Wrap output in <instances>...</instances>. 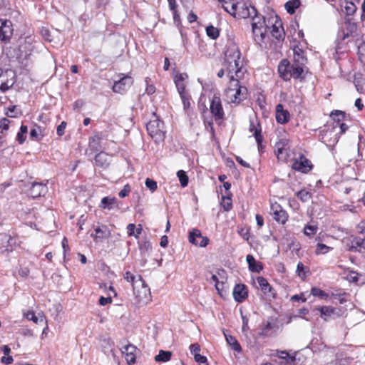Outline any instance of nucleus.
I'll use <instances>...</instances> for the list:
<instances>
[{
	"mask_svg": "<svg viewBox=\"0 0 365 365\" xmlns=\"http://www.w3.org/2000/svg\"><path fill=\"white\" fill-rule=\"evenodd\" d=\"M222 66L226 69L228 77H242L244 73L242 71L243 60L241 58V53L238 46L233 41L229 42L227 45Z\"/></svg>",
	"mask_w": 365,
	"mask_h": 365,
	"instance_id": "1",
	"label": "nucleus"
},
{
	"mask_svg": "<svg viewBox=\"0 0 365 365\" xmlns=\"http://www.w3.org/2000/svg\"><path fill=\"white\" fill-rule=\"evenodd\" d=\"M230 81L227 88L225 91L226 101L228 103H239L242 101L247 94L246 87L240 84V79L235 76L229 77Z\"/></svg>",
	"mask_w": 365,
	"mask_h": 365,
	"instance_id": "2",
	"label": "nucleus"
},
{
	"mask_svg": "<svg viewBox=\"0 0 365 365\" xmlns=\"http://www.w3.org/2000/svg\"><path fill=\"white\" fill-rule=\"evenodd\" d=\"M133 292L134 303L138 306L146 305L151 300L150 289L142 277L136 282Z\"/></svg>",
	"mask_w": 365,
	"mask_h": 365,
	"instance_id": "3",
	"label": "nucleus"
},
{
	"mask_svg": "<svg viewBox=\"0 0 365 365\" xmlns=\"http://www.w3.org/2000/svg\"><path fill=\"white\" fill-rule=\"evenodd\" d=\"M304 71L303 68L299 67L295 63H290L287 59L280 61L278 66V72L282 78L289 81L292 78H299Z\"/></svg>",
	"mask_w": 365,
	"mask_h": 365,
	"instance_id": "4",
	"label": "nucleus"
},
{
	"mask_svg": "<svg viewBox=\"0 0 365 365\" xmlns=\"http://www.w3.org/2000/svg\"><path fill=\"white\" fill-rule=\"evenodd\" d=\"M147 130L150 137L155 141H163L165 138L164 123L159 119L150 120L146 125Z\"/></svg>",
	"mask_w": 365,
	"mask_h": 365,
	"instance_id": "5",
	"label": "nucleus"
},
{
	"mask_svg": "<svg viewBox=\"0 0 365 365\" xmlns=\"http://www.w3.org/2000/svg\"><path fill=\"white\" fill-rule=\"evenodd\" d=\"M275 154L278 160L287 163L289 160L292 150L289 148V142L287 139H281L275 144Z\"/></svg>",
	"mask_w": 365,
	"mask_h": 365,
	"instance_id": "6",
	"label": "nucleus"
},
{
	"mask_svg": "<svg viewBox=\"0 0 365 365\" xmlns=\"http://www.w3.org/2000/svg\"><path fill=\"white\" fill-rule=\"evenodd\" d=\"M291 160L292 161L291 167L296 171L307 173L312 169L313 165L311 161L301 153L299 154L298 157Z\"/></svg>",
	"mask_w": 365,
	"mask_h": 365,
	"instance_id": "7",
	"label": "nucleus"
},
{
	"mask_svg": "<svg viewBox=\"0 0 365 365\" xmlns=\"http://www.w3.org/2000/svg\"><path fill=\"white\" fill-rule=\"evenodd\" d=\"M357 31V24L351 19H349L344 22V26L338 32V38L345 40L350 36L356 37L358 36Z\"/></svg>",
	"mask_w": 365,
	"mask_h": 365,
	"instance_id": "8",
	"label": "nucleus"
},
{
	"mask_svg": "<svg viewBox=\"0 0 365 365\" xmlns=\"http://www.w3.org/2000/svg\"><path fill=\"white\" fill-rule=\"evenodd\" d=\"M210 110L215 120H222L225 117V112L222 101L218 94H214L210 100Z\"/></svg>",
	"mask_w": 365,
	"mask_h": 365,
	"instance_id": "9",
	"label": "nucleus"
},
{
	"mask_svg": "<svg viewBox=\"0 0 365 365\" xmlns=\"http://www.w3.org/2000/svg\"><path fill=\"white\" fill-rule=\"evenodd\" d=\"M133 83V80L130 76H123L118 81H115L113 91L115 93H123L129 88Z\"/></svg>",
	"mask_w": 365,
	"mask_h": 365,
	"instance_id": "10",
	"label": "nucleus"
},
{
	"mask_svg": "<svg viewBox=\"0 0 365 365\" xmlns=\"http://www.w3.org/2000/svg\"><path fill=\"white\" fill-rule=\"evenodd\" d=\"M13 35L12 24L10 21L0 20V41L8 42Z\"/></svg>",
	"mask_w": 365,
	"mask_h": 365,
	"instance_id": "11",
	"label": "nucleus"
},
{
	"mask_svg": "<svg viewBox=\"0 0 365 365\" xmlns=\"http://www.w3.org/2000/svg\"><path fill=\"white\" fill-rule=\"evenodd\" d=\"M189 242L196 246L206 247L209 240L207 237H203L199 230L192 229L189 233Z\"/></svg>",
	"mask_w": 365,
	"mask_h": 365,
	"instance_id": "12",
	"label": "nucleus"
},
{
	"mask_svg": "<svg viewBox=\"0 0 365 365\" xmlns=\"http://www.w3.org/2000/svg\"><path fill=\"white\" fill-rule=\"evenodd\" d=\"M232 295L234 299L238 302L242 303L245 302L248 297V288L244 284H237L233 289Z\"/></svg>",
	"mask_w": 365,
	"mask_h": 365,
	"instance_id": "13",
	"label": "nucleus"
},
{
	"mask_svg": "<svg viewBox=\"0 0 365 365\" xmlns=\"http://www.w3.org/2000/svg\"><path fill=\"white\" fill-rule=\"evenodd\" d=\"M271 210L272 211L273 217L277 222L284 224L287 221L288 215L279 204L275 203L272 205Z\"/></svg>",
	"mask_w": 365,
	"mask_h": 365,
	"instance_id": "14",
	"label": "nucleus"
},
{
	"mask_svg": "<svg viewBox=\"0 0 365 365\" xmlns=\"http://www.w3.org/2000/svg\"><path fill=\"white\" fill-rule=\"evenodd\" d=\"M257 282L258 284V289H260L264 295L268 297H275V292L267 280L263 277H257Z\"/></svg>",
	"mask_w": 365,
	"mask_h": 365,
	"instance_id": "15",
	"label": "nucleus"
},
{
	"mask_svg": "<svg viewBox=\"0 0 365 365\" xmlns=\"http://www.w3.org/2000/svg\"><path fill=\"white\" fill-rule=\"evenodd\" d=\"M47 191L46 185L38 182H34L29 190V195L32 198H36L43 195Z\"/></svg>",
	"mask_w": 365,
	"mask_h": 365,
	"instance_id": "16",
	"label": "nucleus"
},
{
	"mask_svg": "<svg viewBox=\"0 0 365 365\" xmlns=\"http://www.w3.org/2000/svg\"><path fill=\"white\" fill-rule=\"evenodd\" d=\"M187 77L188 76L186 73H178L174 78V82L180 96L188 93L185 91L186 84L185 83V81Z\"/></svg>",
	"mask_w": 365,
	"mask_h": 365,
	"instance_id": "17",
	"label": "nucleus"
},
{
	"mask_svg": "<svg viewBox=\"0 0 365 365\" xmlns=\"http://www.w3.org/2000/svg\"><path fill=\"white\" fill-rule=\"evenodd\" d=\"M96 235H91L94 240H103L108 237L110 235V232L107 225L103 224H98L97 226L94 227Z\"/></svg>",
	"mask_w": 365,
	"mask_h": 365,
	"instance_id": "18",
	"label": "nucleus"
},
{
	"mask_svg": "<svg viewBox=\"0 0 365 365\" xmlns=\"http://www.w3.org/2000/svg\"><path fill=\"white\" fill-rule=\"evenodd\" d=\"M275 117L277 123L284 124L289 121L290 115L288 110L284 109L282 104H278L276 106Z\"/></svg>",
	"mask_w": 365,
	"mask_h": 365,
	"instance_id": "19",
	"label": "nucleus"
},
{
	"mask_svg": "<svg viewBox=\"0 0 365 365\" xmlns=\"http://www.w3.org/2000/svg\"><path fill=\"white\" fill-rule=\"evenodd\" d=\"M99 207L108 210L119 207V202L115 197H104L101 201Z\"/></svg>",
	"mask_w": 365,
	"mask_h": 365,
	"instance_id": "20",
	"label": "nucleus"
},
{
	"mask_svg": "<svg viewBox=\"0 0 365 365\" xmlns=\"http://www.w3.org/2000/svg\"><path fill=\"white\" fill-rule=\"evenodd\" d=\"M272 36L277 40H282L284 38V31L281 21L276 20L271 27Z\"/></svg>",
	"mask_w": 365,
	"mask_h": 365,
	"instance_id": "21",
	"label": "nucleus"
},
{
	"mask_svg": "<svg viewBox=\"0 0 365 365\" xmlns=\"http://www.w3.org/2000/svg\"><path fill=\"white\" fill-rule=\"evenodd\" d=\"M136 347L131 344H127L123 347L122 353L125 355V358L128 364H134L135 362Z\"/></svg>",
	"mask_w": 365,
	"mask_h": 365,
	"instance_id": "22",
	"label": "nucleus"
},
{
	"mask_svg": "<svg viewBox=\"0 0 365 365\" xmlns=\"http://www.w3.org/2000/svg\"><path fill=\"white\" fill-rule=\"evenodd\" d=\"M293 52H294L293 62L295 63L296 64H297V66H299V67L303 68V66L307 62V58L304 56V51L301 48L297 47V48H294Z\"/></svg>",
	"mask_w": 365,
	"mask_h": 365,
	"instance_id": "23",
	"label": "nucleus"
},
{
	"mask_svg": "<svg viewBox=\"0 0 365 365\" xmlns=\"http://www.w3.org/2000/svg\"><path fill=\"white\" fill-rule=\"evenodd\" d=\"M257 13V10L255 7L250 5H246L244 9H242L241 11L237 12V15L236 17L240 19H247V18H252L253 16L256 15Z\"/></svg>",
	"mask_w": 365,
	"mask_h": 365,
	"instance_id": "24",
	"label": "nucleus"
},
{
	"mask_svg": "<svg viewBox=\"0 0 365 365\" xmlns=\"http://www.w3.org/2000/svg\"><path fill=\"white\" fill-rule=\"evenodd\" d=\"M249 130L251 133H253L255 140H256L259 147H260L262 145L263 137L261 134V128L259 126V124H257V125H255V124L254 123L253 121H250Z\"/></svg>",
	"mask_w": 365,
	"mask_h": 365,
	"instance_id": "25",
	"label": "nucleus"
},
{
	"mask_svg": "<svg viewBox=\"0 0 365 365\" xmlns=\"http://www.w3.org/2000/svg\"><path fill=\"white\" fill-rule=\"evenodd\" d=\"M361 249L365 250V239L354 237L349 250L351 252H360Z\"/></svg>",
	"mask_w": 365,
	"mask_h": 365,
	"instance_id": "26",
	"label": "nucleus"
},
{
	"mask_svg": "<svg viewBox=\"0 0 365 365\" xmlns=\"http://www.w3.org/2000/svg\"><path fill=\"white\" fill-rule=\"evenodd\" d=\"M251 21L252 28L268 29L265 24L264 17L263 16L258 15L257 13L256 15L252 16Z\"/></svg>",
	"mask_w": 365,
	"mask_h": 365,
	"instance_id": "27",
	"label": "nucleus"
},
{
	"mask_svg": "<svg viewBox=\"0 0 365 365\" xmlns=\"http://www.w3.org/2000/svg\"><path fill=\"white\" fill-rule=\"evenodd\" d=\"M246 260L249 265V269L252 272H259L262 270L263 267L260 263H257L255 257L251 255H247Z\"/></svg>",
	"mask_w": 365,
	"mask_h": 365,
	"instance_id": "28",
	"label": "nucleus"
},
{
	"mask_svg": "<svg viewBox=\"0 0 365 365\" xmlns=\"http://www.w3.org/2000/svg\"><path fill=\"white\" fill-rule=\"evenodd\" d=\"M221 4V6L225 9V11L232 15V13L235 12V8L237 6V0H218Z\"/></svg>",
	"mask_w": 365,
	"mask_h": 365,
	"instance_id": "29",
	"label": "nucleus"
},
{
	"mask_svg": "<svg viewBox=\"0 0 365 365\" xmlns=\"http://www.w3.org/2000/svg\"><path fill=\"white\" fill-rule=\"evenodd\" d=\"M96 164L101 168H106L109 165L108 155L103 152L98 153L95 157Z\"/></svg>",
	"mask_w": 365,
	"mask_h": 365,
	"instance_id": "30",
	"label": "nucleus"
},
{
	"mask_svg": "<svg viewBox=\"0 0 365 365\" xmlns=\"http://www.w3.org/2000/svg\"><path fill=\"white\" fill-rule=\"evenodd\" d=\"M255 41L260 44L264 39L267 34V29L252 28Z\"/></svg>",
	"mask_w": 365,
	"mask_h": 365,
	"instance_id": "31",
	"label": "nucleus"
},
{
	"mask_svg": "<svg viewBox=\"0 0 365 365\" xmlns=\"http://www.w3.org/2000/svg\"><path fill=\"white\" fill-rule=\"evenodd\" d=\"M225 337L226 339V341L227 344L231 346V348L237 351L240 352L242 351V348L238 343L237 340L232 336L227 334L226 333H224Z\"/></svg>",
	"mask_w": 365,
	"mask_h": 365,
	"instance_id": "32",
	"label": "nucleus"
},
{
	"mask_svg": "<svg viewBox=\"0 0 365 365\" xmlns=\"http://www.w3.org/2000/svg\"><path fill=\"white\" fill-rule=\"evenodd\" d=\"M171 356V351L160 350L158 354L155 356V361L157 362H167L170 360Z\"/></svg>",
	"mask_w": 365,
	"mask_h": 365,
	"instance_id": "33",
	"label": "nucleus"
},
{
	"mask_svg": "<svg viewBox=\"0 0 365 365\" xmlns=\"http://www.w3.org/2000/svg\"><path fill=\"white\" fill-rule=\"evenodd\" d=\"M320 312L321 317H331L334 314L336 308L331 306L319 307L317 309Z\"/></svg>",
	"mask_w": 365,
	"mask_h": 365,
	"instance_id": "34",
	"label": "nucleus"
},
{
	"mask_svg": "<svg viewBox=\"0 0 365 365\" xmlns=\"http://www.w3.org/2000/svg\"><path fill=\"white\" fill-rule=\"evenodd\" d=\"M43 137L42 129L40 126L35 125L30 131V138L36 141H40Z\"/></svg>",
	"mask_w": 365,
	"mask_h": 365,
	"instance_id": "35",
	"label": "nucleus"
},
{
	"mask_svg": "<svg viewBox=\"0 0 365 365\" xmlns=\"http://www.w3.org/2000/svg\"><path fill=\"white\" fill-rule=\"evenodd\" d=\"M127 232L128 236H134L135 238H138V236L141 234L142 227L140 225H139L138 227H136L135 224L130 223L127 226Z\"/></svg>",
	"mask_w": 365,
	"mask_h": 365,
	"instance_id": "36",
	"label": "nucleus"
},
{
	"mask_svg": "<svg viewBox=\"0 0 365 365\" xmlns=\"http://www.w3.org/2000/svg\"><path fill=\"white\" fill-rule=\"evenodd\" d=\"M310 295H312V296L317 297L321 299H325V300H327L329 297V294L327 293H326L324 291H323L322 289H321L317 287H312L310 293L309 294L308 296H310Z\"/></svg>",
	"mask_w": 365,
	"mask_h": 365,
	"instance_id": "37",
	"label": "nucleus"
},
{
	"mask_svg": "<svg viewBox=\"0 0 365 365\" xmlns=\"http://www.w3.org/2000/svg\"><path fill=\"white\" fill-rule=\"evenodd\" d=\"M299 6V0H290L285 4V9L289 14H293Z\"/></svg>",
	"mask_w": 365,
	"mask_h": 365,
	"instance_id": "38",
	"label": "nucleus"
},
{
	"mask_svg": "<svg viewBox=\"0 0 365 365\" xmlns=\"http://www.w3.org/2000/svg\"><path fill=\"white\" fill-rule=\"evenodd\" d=\"M139 277H142L140 275H134L130 271L125 272L123 274V278L128 282L132 284L133 288L135 287L136 282L139 279Z\"/></svg>",
	"mask_w": 365,
	"mask_h": 365,
	"instance_id": "39",
	"label": "nucleus"
},
{
	"mask_svg": "<svg viewBox=\"0 0 365 365\" xmlns=\"http://www.w3.org/2000/svg\"><path fill=\"white\" fill-rule=\"evenodd\" d=\"M309 271V268L304 267L303 263L302 262H299L297 266V270L296 272L297 275L302 279H304L307 277V272Z\"/></svg>",
	"mask_w": 365,
	"mask_h": 365,
	"instance_id": "40",
	"label": "nucleus"
},
{
	"mask_svg": "<svg viewBox=\"0 0 365 365\" xmlns=\"http://www.w3.org/2000/svg\"><path fill=\"white\" fill-rule=\"evenodd\" d=\"M27 132H28L27 126L22 125L20 128L19 131L17 133V135H16V140H18V142L20 144H22L24 143L26 138V134L27 133Z\"/></svg>",
	"mask_w": 365,
	"mask_h": 365,
	"instance_id": "41",
	"label": "nucleus"
},
{
	"mask_svg": "<svg viewBox=\"0 0 365 365\" xmlns=\"http://www.w3.org/2000/svg\"><path fill=\"white\" fill-rule=\"evenodd\" d=\"M5 114L9 118H16L21 114V112L16 106H13L6 109Z\"/></svg>",
	"mask_w": 365,
	"mask_h": 365,
	"instance_id": "42",
	"label": "nucleus"
},
{
	"mask_svg": "<svg viewBox=\"0 0 365 365\" xmlns=\"http://www.w3.org/2000/svg\"><path fill=\"white\" fill-rule=\"evenodd\" d=\"M278 327L274 324L268 322L262 331V334L265 336L271 335L272 334L277 331Z\"/></svg>",
	"mask_w": 365,
	"mask_h": 365,
	"instance_id": "43",
	"label": "nucleus"
},
{
	"mask_svg": "<svg viewBox=\"0 0 365 365\" xmlns=\"http://www.w3.org/2000/svg\"><path fill=\"white\" fill-rule=\"evenodd\" d=\"M297 196L302 202H305L311 199L312 194L305 189H302L297 192Z\"/></svg>",
	"mask_w": 365,
	"mask_h": 365,
	"instance_id": "44",
	"label": "nucleus"
},
{
	"mask_svg": "<svg viewBox=\"0 0 365 365\" xmlns=\"http://www.w3.org/2000/svg\"><path fill=\"white\" fill-rule=\"evenodd\" d=\"M332 248L322 243H318L317 245V248L315 250V254L317 255H324L331 250Z\"/></svg>",
	"mask_w": 365,
	"mask_h": 365,
	"instance_id": "45",
	"label": "nucleus"
},
{
	"mask_svg": "<svg viewBox=\"0 0 365 365\" xmlns=\"http://www.w3.org/2000/svg\"><path fill=\"white\" fill-rule=\"evenodd\" d=\"M177 176L179 178L181 186L183 187H186L188 184V176L186 173L182 170H178Z\"/></svg>",
	"mask_w": 365,
	"mask_h": 365,
	"instance_id": "46",
	"label": "nucleus"
},
{
	"mask_svg": "<svg viewBox=\"0 0 365 365\" xmlns=\"http://www.w3.org/2000/svg\"><path fill=\"white\" fill-rule=\"evenodd\" d=\"M206 33L207 35L212 39H216L220 34L219 30L212 25L207 27Z\"/></svg>",
	"mask_w": 365,
	"mask_h": 365,
	"instance_id": "47",
	"label": "nucleus"
},
{
	"mask_svg": "<svg viewBox=\"0 0 365 365\" xmlns=\"http://www.w3.org/2000/svg\"><path fill=\"white\" fill-rule=\"evenodd\" d=\"M318 227L314 225H307L304 227V233L305 235L311 237L316 234Z\"/></svg>",
	"mask_w": 365,
	"mask_h": 365,
	"instance_id": "48",
	"label": "nucleus"
},
{
	"mask_svg": "<svg viewBox=\"0 0 365 365\" xmlns=\"http://www.w3.org/2000/svg\"><path fill=\"white\" fill-rule=\"evenodd\" d=\"M14 83H15V81L14 79V76L9 80H6V81L2 80L1 85H0V90L3 92H5L7 90H9L11 87H12V86L14 84Z\"/></svg>",
	"mask_w": 365,
	"mask_h": 365,
	"instance_id": "49",
	"label": "nucleus"
},
{
	"mask_svg": "<svg viewBox=\"0 0 365 365\" xmlns=\"http://www.w3.org/2000/svg\"><path fill=\"white\" fill-rule=\"evenodd\" d=\"M309 294L305 292H302L300 293L299 294H295V295H293L290 298V300L292 302H299L301 301L302 302H306L308 297L309 296H308Z\"/></svg>",
	"mask_w": 365,
	"mask_h": 365,
	"instance_id": "50",
	"label": "nucleus"
},
{
	"mask_svg": "<svg viewBox=\"0 0 365 365\" xmlns=\"http://www.w3.org/2000/svg\"><path fill=\"white\" fill-rule=\"evenodd\" d=\"M222 205L225 211H229L232 207V199L230 196H223Z\"/></svg>",
	"mask_w": 365,
	"mask_h": 365,
	"instance_id": "51",
	"label": "nucleus"
},
{
	"mask_svg": "<svg viewBox=\"0 0 365 365\" xmlns=\"http://www.w3.org/2000/svg\"><path fill=\"white\" fill-rule=\"evenodd\" d=\"M331 117L334 121L340 122L344 119L345 113L343 111L336 110L331 112Z\"/></svg>",
	"mask_w": 365,
	"mask_h": 365,
	"instance_id": "52",
	"label": "nucleus"
},
{
	"mask_svg": "<svg viewBox=\"0 0 365 365\" xmlns=\"http://www.w3.org/2000/svg\"><path fill=\"white\" fill-rule=\"evenodd\" d=\"M182 101L184 110L187 111L190 107V96L189 93L180 96Z\"/></svg>",
	"mask_w": 365,
	"mask_h": 365,
	"instance_id": "53",
	"label": "nucleus"
},
{
	"mask_svg": "<svg viewBox=\"0 0 365 365\" xmlns=\"http://www.w3.org/2000/svg\"><path fill=\"white\" fill-rule=\"evenodd\" d=\"M344 9H345L346 14L347 15H352L356 11V6H355V4L354 3L349 1V2L346 3Z\"/></svg>",
	"mask_w": 365,
	"mask_h": 365,
	"instance_id": "54",
	"label": "nucleus"
},
{
	"mask_svg": "<svg viewBox=\"0 0 365 365\" xmlns=\"http://www.w3.org/2000/svg\"><path fill=\"white\" fill-rule=\"evenodd\" d=\"M145 185L151 192L155 191L158 188L157 182L150 178L145 180Z\"/></svg>",
	"mask_w": 365,
	"mask_h": 365,
	"instance_id": "55",
	"label": "nucleus"
},
{
	"mask_svg": "<svg viewBox=\"0 0 365 365\" xmlns=\"http://www.w3.org/2000/svg\"><path fill=\"white\" fill-rule=\"evenodd\" d=\"M100 140V137L98 135H95L90 138L89 145L93 149L98 150V142Z\"/></svg>",
	"mask_w": 365,
	"mask_h": 365,
	"instance_id": "56",
	"label": "nucleus"
},
{
	"mask_svg": "<svg viewBox=\"0 0 365 365\" xmlns=\"http://www.w3.org/2000/svg\"><path fill=\"white\" fill-rule=\"evenodd\" d=\"M168 4H169V8L173 11V17H174V19L175 20L178 17H179V15L178 14V11L176 9V7H177L176 1H175V0H168Z\"/></svg>",
	"mask_w": 365,
	"mask_h": 365,
	"instance_id": "57",
	"label": "nucleus"
},
{
	"mask_svg": "<svg viewBox=\"0 0 365 365\" xmlns=\"http://www.w3.org/2000/svg\"><path fill=\"white\" fill-rule=\"evenodd\" d=\"M279 356L282 359H287L288 363H293L296 359L295 356H289V353L286 351H280Z\"/></svg>",
	"mask_w": 365,
	"mask_h": 365,
	"instance_id": "58",
	"label": "nucleus"
},
{
	"mask_svg": "<svg viewBox=\"0 0 365 365\" xmlns=\"http://www.w3.org/2000/svg\"><path fill=\"white\" fill-rule=\"evenodd\" d=\"M10 121L9 119L6 118H2L0 119V129L1 133H3V130H6L9 129Z\"/></svg>",
	"mask_w": 365,
	"mask_h": 365,
	"instance_id": "59",
	"label": "nucleus"
},
{
	"mask_svg": "<svg viewBox=\"0 0 365 365\" xmlns=\"http://www.w3.org/2000/svg\"><path fill=\"white\" fill-rule=\"evenodd\" d=\"M236 5L237 6L235 8V12L232 14V16H237V12L241 11L242 9H244L246 6L247 4L242 1H237Z\"/></svg>",
	"mask_w": 365,
	"mask_h": 365,
	"instance_id": "60",
	"label": "nucleus"
},
{
	"mask_svg": "<svg viewBox=\"0 0 365 365\" xmlns=\"http://www.w3.org/2000/svg\"><path fill=\"white\" fill-rule=\"evenodd\" d=\"M67 123L65 121H62L60 125H58L56 133L58 136H62L65 133Z\"/></svg>",
	"mask_w": 365,
	"mask_h": 365,
	"instance_id": "61",
	"label": "nucleus"
},
{
	"mask_svg": "<svg viewBox=\"0 0 365 365\" xmlns=\"http://www.w3.org/2000/svg\"><path fill=\"white\" fill-rule=\"evenodd\" d=\"M195 361L200 365H207V358L205 356H202L200 354H195L194 356Z\"/></svg>",
	"mask_w": 365,
	"mask_h": 365,
	"instance_id": "62",
	"label": "nucleus"
},
{
	"mask_svg": "<svg viewBox=\"0 0 365 365\" xmlns=\"http://www.w3.org/2000/svg\"><path fill=\"white\" fill-rule=\"evenodd\" d=\"M130 192V187L128 185H125L124 187H123V189L121 190L119 193H118V195L120 197H126L127 195H128L129 192Z\"/></svg>",
	"mask_w": 365,
	"mask_h": 365,
	"instance_id": "63",
	"label": "nucleus"
},
{
	"mask_svg": "<svg viewBox=\"0 0 365 365\" xmlns=\"http://www.w3.org/2000/svg\"><path fill=\"white\" fill-rule=\"evenodd\" d=\"M359 233L365 235V220L361 221L356 227Z\"/></svg>",
	"mask_w": 365,
	"mask_h": 365,
	"instance_id": "64",
	"label": "nucleus"
}]
</instances>
